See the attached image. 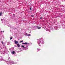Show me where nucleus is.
Wrapping results in <instances>:
<instances>
[{"instance_id":"f257e3e1","label":"nucleus","mask_w":65,"mask_h":65,"mask_svg":"<svg viewBox=\"0 0 65 65\" xmlns=\"http://www.w3.org/2000/svg\"><path fill=\"white\" fill-rule=\"evenodd\" d=\"M22 44H24L25 45H29V43L27 42L22 43Z\"/></svg>"},{"instance_id":"f03ea898","label":"nucleus","mask_w":65,"mask_h":65,"mask_svg":"<svg viewBox=\"0 0 65 65\" xmlns=\"http://www.w3.org/2000/svg\"><path fill=\"white\" fill-rule=\"evenodd\" d=\"M14 42L16 44H17L18 43V42L17 41L15 40V41Z\"/></svg>"},{"instance_id":"7ed1b4c3","label":"nucleus","mask_w":65,"mask_h":65,"mask_svg":"<svg viewBox=\"0 0 65 65\" xmlns=\"http://www.w3.org/2000/svg\"><path fill=\"white\" fill-rule=\"evenodd\" d=\"M17 46L18 47H20V44H17Z\"/></svg>"},{"instance_id":"20e7f679","label":"nucleus","mask_w":65,"mask_h":65,"mask_svg":"<svg viewBox=\"0 0 65 65\" xmlns=\"http://www.w3.org/2000/svg\"><path fill=\"white\" fill-rule=\"evenodd\" d=\"M21 47H23L24 48H26V47H24V46H21Z\"/></svg>"},{"instance_id":"39448f33","label":"nucleus","mask_w":65,"mask_h":65,"mask_svg":"<svg viewBox=\"0 0 65 65\" xmlns=\"http://www.w3.org/2000/svg\"><path fill=\"white\" fill-rule=\"evenodd\" d=\"M2 12H0V16H1L2 15Z\"/></svg>"},{"instance_id":"423d86ee","label":"nucleus","mask_w":65,"mask_h":65,"mask_svg":"<svg viewBox=\"0 0 65 65\" xmlns=\"http://www.w3.org/2000/svg\"><path fill=\"white\" fill-rule=\"evenodd\" d=\"M14 53H15V52H14V51H13L12 54H14Z\"/></svg>"},{"instance_id":"0eeeda50","label":"nucleus","mask_w":65,"mask_h":65,"mask_svg":"<svg viewBox=\"0 0 65 65\" xmlns=\"http://www.w3.org/2000/svg\"><path fill=\"white\" fill-rule=\"evenodd\" d=\"M22 42H23V41L22 40V41H20V43H22Z\"/></svg>"},{"instance_id":"6e6552de","label":"nucleus","mask_w":65,"mask_h":65,"mask_svg":"<svg viewBox=\"0 0 65 65\" xmlns=\"http://www.w3.org/2000/svg\"><path fill=\"white\" fill-rule=\"evenodd\" d=\"M38 29H41V27H39L38 28Z\"/></svg>"},{"instance_id":"1a4fd4ad","label":"nucleus","mask_w":65,"mask_h":65,"mask_svg":"<svg viewBox=\"0 0 65 65\" xmlns=\"http://www.w3.org/2000/svg\"><path fill=\"white\" fill-rule=\"evenodd\" d=\"M12 37H11L10 38V40H11V39H12Z\"/></svg>"},{"instance_id":"9d476101","label":"nucleus","mask_w":65,"mask_h":65,"mask_svg":"<svg viewBox=\"0 0 65 65\" xmlns=\"http://www.w3.org/2000/svg\"><path fill=\"white\" fill-rule=\"evenodd\" d=\"M1 43H2V44H3V42H2Z\"/></svg>"},{"instance_id":"9b49d317","label":"nucleus","mask_w":65,"mask_h":65,"mask_svg":"<svg viewBox=\"0 0 65 65\" xmlns=\"http://www.w3.org/2000/svg\"><path fill=\"white\" fill-rule=\"evenodd\" d=\"M32 10V8H30V10Z\"/></svg>"},{"instance_id":"f8f14e48","label":"nucleus","mask_w":65,"mask_h":65,"mask_svg":"<svg viewBox=\"0 0 65 65\" xmlns=\"http://www.w3.org/2000/svg\"><path fill=\"white\" fill-rule=\"evenodd\" d=\"M28 35V36H30L31 35L30 34H29V35Z\"/></svg>"},{"instance_id":"ddd939ff","label":"nucleus","mask_w":65,"mask_h":65,"mask_svg":"<svg viewBox=\"0 0 65 65\" xmlns=\"http://www.w3.org/2000/svg\"><path fill=\"white\" fill-rule=\"evenodd\" d=\"M12 64H14V62H13L12 63Z\"/></svg>"},{"instance_id":"4468645a","label":"nucleus","mask_w":65,"mask_h":65,"mask_svg":"<svg viewBox=\"0 0 65 65\" xmlns=\"http://www.w3.org/2000/svg\"><path fill=\"white\" fill-rule=\"evenodd\" d=\"M31 17H34V15H31Z\"/></svg>"},{"instance_id":"2eb2a0df","label":"nucleus","mask_w":65,"mask_h":65,"mask_svg":"<svg viewBox=\"0 0 65 65\" xmlns=\"http://www.w3.org/2000/svg\"><path fill=\"white\" fill-rule=\"evenodd\" d=\"M42 17H41V18H40V19H42Z\"/></svg>"},{"instance_id":"dca6fc26","label":"nucleus","mask_w":65,"mask_h":65,"mask_svg":"<svg viewBox=\"0 0 65 65\" xmlns=\"http://www.w3.org/2000/svg\"><path fill=\"white\" fill-rule=\"evenodd\" d=\"M3 32H4V31H3Z\"/></svg>"}]
</instances>
